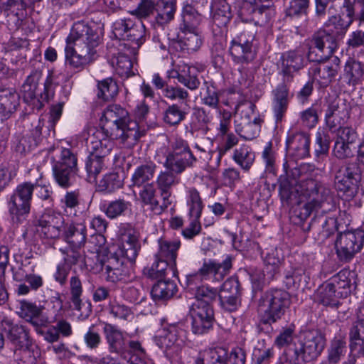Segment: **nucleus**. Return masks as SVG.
<instances>
[{
	"label": "nucleus",
	"instance_id": "6",
	"mask_svg": "<svg viewBox=\"0 0 364 364\" xmlns=\"http://www.w3.org/2000/svg\"><path fill=\"white\" fill-rule=\"evenodd\" d=\"M229 51L235 63L242 66L252 63L258 53L255 28H242L232 39Z\"/></svg>",
	"mask_w": 364,
	"mask_h": 364
},
{
	"label": "nucleus",
	"instance_id": "45",
	"mask_svg": "<svg viewBox=\"0 0 364 364\" xmlns=\"http://www.w3.org/2000/svg\"><path fill=\"white\" fill-rule=\"evenodd\" d=\"M187 205L191 218H200L203 208L199 192L195 188L188 190Z\"/></svg>",
	"mask_w": 364,
	"mask_h": 364
},
{
	"label": "nucleus",
	"instance_id": "42",
	"mask_svg": "<svg viewBox=\"0 0 364 364\" xmlns=\"http://www.w3.org/2000/svg\"><path fill=\"white\" fill-rule=\"evenodd\" d=\"M225 352L222 348L205 350L200 353L195 364H227Z\"/></svg>",
	"mask_w": 364,
	"mask_h": 364
},
{
	"label": "nucleus",
	"instance_id": "1",
	"mask_svg": "<svg viewBox=\"0 0 364 364\" xmlns=\"http://www.w3.org/2000/svg\"><path fill=\"white\" fill-rule=\"evenodd\" d=\"M280 196L289 203H297L291 219L294 223L303 225L304 231L311 227L322 228L324 235L328 236L337 230V221L334 217L316 216L304 227V221L314 211L321 209L326 213L333 208L331 190L324 184L312 178L301 179L291 186H282Z\"/></svg>",
	"mask_w": 364,
	"mask_h": 364
},
{
	"label": "nucleus",
	"instance_id": "64",
	"mask_svg": "<svg viewBox=\"0 0 364 364\" xmlns=\"http://www.w3.org/2000/svg\"><path fill=\"white\" fill-rule=\"evenodd\" d=\"M106 281L116 282L127 279L129 274V267H123L109 269H102Z\"/></svg>",
	"mask_w": 364,
	"mask_h": 364
},
{
	"label": "nucleus",
	"instance_id": "51",
	"mask_svg": "<svg viewBox=\"0 0 364 364\" xmlns=\"http://www.w3.org/2000/svg\"><path fill=\"white\" fill-rule=\"evenodd\" d=\"M200 98L203 104L217 109L219 105V91L212 84L205 82V87L202 88L200 92Z\"/></svg>",
	"mask_w": 364,
	"mask_h": 364
},
{
	"label": "nucleus",
	"instance_id": "49",
	"mask_svg": "<svg viewBox=\"0 0 364 364\" xmlns=\"http://www.w3.org/2000/svg\"><path fill=\"white\" fill-rule=\"evenodd\" d=\"M70 301H72L74 309L78 311L82 310L83 304L82 302L81 296L82 294V284L80 277L77 275L72 276L69 282Z\"/></svg>",
	"mask_w": 364,
	"mask_h": 364
},
{
	"label": "nucleus",
	"instance_id": "31",
	"mask_svg": "<svg viewBox=\"0 0 364 364\" xmlns=\"http://www.w3.org/2000/svg\"><path fill=\"white\" fill-rule=\"evenodd\" d=\"M178 43L182 50L188 52L198 50L203 44V36L200 31H180Z\"/></svg>",
	"mask_w": 364,
	"mask_h": 364
},
{
	"label": "nucleus",
	"instance_id": "9",
	"mask_svg": "<svg viewBox=\"0 0 364 364\" xmlns=\"http://www.w3.org/2000/svg\"><path fill=\"white\" fill-rule=\"evenodd\" d=\"M363 242L364 232L361 230L341 232L336 241V253L340 260H351L361 250Z\"/></svg>",
	"mask_w": 364,
	"mask_h": 364
},
{
	"label": "nucleus",
	"instance_id": "14",
	"mask_svg": "<svg viewBox=\"0 0 364 364\" xmlns=\"http://www.w3.org/2000/svg\"><path fill=\"white\" fill-rule=\"evenodd\" d=\"M63 218L60 214L45 213L38 220V231L46 238L57 239L63 235Z\"/></svg>",
	"mask_w": 364,
	"mask_h": 364
},
{
	"label": "nucleus",
	"instance_id": "22",
	"mask_svg": "<svg viewBox=\"0 0 364 364\" xmlns=\"http://www.w3.org/2000/svg\"><path fill=\"white\" fill-rule=\"evenodd\" d=\"M309 137L304 132H296L287 139V150L291 157L301 159L309 156Z\"/></svg>",
	"mask_w": 364,
	"mask_h": 364
},
{
	"label": "nucleus",
	"instance_id": "20",
	"mask_svg": "<svg viewBox=\"0 0 364 364\" xmlns=\"http://www.w3.org/2000/svg\"><path fill=\"white\" fill-rule=\"evenodd\" d=\"M164 166L167 171L158 176L157 186L159 190L171 191V187L178 183L174 174L183 172L186 165L184 161H166Z\"/></svg>",
	"mask_w": 364,
	"mask_h": 364
},
{
	"label": "nucleus",
	"instance_id": "8",
	"mask_svg": "<svg viewBox=\"0 0 364 364\" xmlns=\"http://www.w3.org/2000/svg\"><path fill=\"white\" fill-rule=\"evenodd\" d=\"M361 179V170L357 161L348 163L341 168L335 176L336 190L348 198H353L358 193V183Z\"/></svg>",
	"mask_w": 364,
	"mask_h": 364
},
{
	"label": "nucleus",
	"instance_id": "35",
	"mask_svg": "<svg viewBox=\"0 0 364 364\" xmlns=\"http://www.w3.org/2000/svg\"><path fill=\"white\" fill-rule=\"evenodd\" d=\"M311 42L319 46L332 55L338 48V41L335 33L326 29H320L316 32L311 38Z\"/></svg>",
	"mask_w": 364,
	"mask_h": 364
},
{
	"label": "nucleus",
	"instance_id": "33",
	"mask_svg": "<svg viewBox=\"0 0 364 364\" xmlns=\"http://www.w3.org/2000/svg\"><path fill=\"white\" fill-rule=\"evenodd\" d=\"M124 49V53L119 52L117 55H114L111 63L113 66H115L118 75L122 77H129L133 74V64L131 59V56L133 55L129 53L128 47Z\"/></svg>",
	"mask_w": 364,
	"mask_h": 364
},
{
	"label": "nucleus",
	"instance_id": "29",
	"mask_svg": "<svg viewBox=\"0 0 364 364\" xmlns=\"http://www.w3.org/2000/svg\"><path fill=\"white\" fill-rule=\"evenodd\" d=\"M139 248L137 237L128 232L122 235V245L117 252L132 263L136 259Z\"/></svg>",
	"mask_w": 364,
	"mask_h": 364
},
{
	"label": "nucleus",
	"instance_id": "63",
	"mask_svg": "<svg viewBox=\"0 0 364 364\" xmlns=\"http://www.w3.org/2000/svg\"><path fill=\"white\" fill-rule=\"evenodd\" d=\"M329 149V141L323 132H318L316 136L315 156L324 158L327 156Z\"/></svg>",
	"mask_w": 364,
	"mask_h": 364
},
{
	"label": "nucleus",
	"instance_id": "2",
	"mask_svg": "<svg viewBox=\"0 0 364 364\" xmlns=\"http://www.w3.org/2000/svg\"><path fill=\"white\" fill-rule=\"evenodd\" d=\"M100 42V36L95 29L84 21L75 23L66 39V63L74 68H83L93 61Z\"/></svg>",
	"mask_w": 364,
	"mask_h": 364
},
{
	"label": "nucleus",
	"instance_id": "37",
	"mask_svg": "<svg viewBox=\"0 0 364 364\" xmlns=\"http://www.w3.org/2000/svg\"><path fill=\"white\" fill-rule=\"evenodd\" d=\"M344 75L349 85L354 86L360 83L364 78L363 65L358 60L349 58L345 64Z\"/></svg>",
	"mask_w": 364,
	"mask_h": 364
},
{
	"label": "nucleus",
	"instance_id": "48",
	"mask_svg": "<svg viewBox=\"0 0 364 364\" xmlns=\"http://www.w3.org/2000/svg\"><path fill=\"white\" fill-rule=\"evenodd\" d=\"M156 188L153 183H146L139 191V198L144 205L149 206V209L155 214L158 212V200L155 196Z\"/></svg>",
	"mask_w": 364,
	"mask_h": 364
},
{
	"label": "nucleus",
	"instance_id": "52",
	"mask_svg": "<svg viewBox=\"0 0 364 364\" xmlns=\"http://www.w3.org/2000/svg\"><path fill=\"white\" fill-rule=\"evenodd\" d=\"M156 5L154 0H141L136 8L130 11L131 15L135 16L138 21L147 19L154 15Z\"/></svg>",
	"mask_w": 364,
	"mask_h": 364
},
{
	"label": "nucleus",
	"instance_id": "16",
	"mask_svg": "<svg viewBox=\"0 0 364 364\" xmlns=\"http://www.w3.org/2000/svg\"><path fill=\"white\" fill-rule=\"evenodd\" d=\"M0 327L2 331L6 333L7 338L13 344L20 348L31 345L28 331L23 325L14 323L8 317H4L0 321Z\"/></svg>",
	"mask_w": 364,
	"mask_h": 364
},
{
	"label": "nucleus",
	"instance_id": "17",
	"mask_svg": "<svg viewBox=\"0 0 364 364\" xmlns=\"http://www.w3.org/2000/svg\"><path fill=\"white\" fill-rule=\"evenodd\" d=\"M304 66L303 54L298 50H289L282 54L281 57V71L283 81L291 82L294 79V73L298 72Z\"/></svg>",
	"mask_w": 364,
	"mask_h": 364
},
{
	"label": "nucleus",
	"instance_id": "18",
	"mask_svg": "<svg viewBox=\"0 0 364 364\" xmlns=\"http://www.w3.org/2000/svg\"><path fill=\"white\" fill-rule=\"evenodd\" d=\"M288 82L283 81L272 90V109L277 124L282 122L290 101Z\"/></svg>",
	"mask_w": 364,
	"mask_h": 364
},
{
	"label": "nucleus",
	"instance_id": "55",
	"mask_svg": "<svg viewBox=\"0 0 364 364\" xmlns=\"http://www.w3.org/2000/svg\"><path fill=\"white\" fill-rule=\"evenodd\" d=\"M264 263V269L267 273V279H274L280 271L281 259L272 251V252H268L266 255Z\"/></svg>",
	"mask_w": 364,
	"mask_h": 364
},
{
	"label": "nucleus",
	"instance_id": "41",
	"mask_svg": "<svg viewBox=\"0 0 364 364\" xmlns=\"http://www.w3.org/2000/svg\"><path fill=\"white\" fill-rule=\"evenodd\" d=\"M124 172L122 168L119 167L117 171L106 174L100 181L99 188L101 191L111 193L123 186Z\"/></svg>",
	"mask_w": 364,
	"mask_h": 364
},
{
	"label": "nucleus",
	"instance_id": "32",
	"mask_svg": "<svg viewBox=\"0 0 364 364\" xmlns=\"http://www.w3.org/2000/svg\"><path fill=\"white\" fill-rule=\"evenodd\" d=\"M177 286L173 281L161 279L153 285L151 294L156 301L168 300L175 294Z\"/></svg>",
	"mask_w": 364,
	"mask_h": 364
},
{
	"label": "nucleus",
	"instance_id": "27",
	"mask_svg": "<svg viewBox=\"0 0 364 364\" xmlns=\"http://www.w3.org/2000/svg\"><path fill=\"white\" fill-rule=\"evenodd\" d=\"M127 36L122 38L130 42V44H124V48H129V53L132 55H136L138 53V49L144 43L145 36V26L141 21H136L135 26H134L127 33Z\"/></svg>",
	"mask_w": 364,
	"mask_h": 364
},
{
	"label": "nucleus",
	"instance_id": "38",
	"mask_svg": "<svg viewBox=\"0 0 364 364\" xmlns=\"http://www.w3.org/2000/svg\"><path fill=\"white\" fill-rule=\"evenodd\" d=\"M347 353V343L346 339L341 337H335L331 341L327 349V359L333 364L339 363Z\"/></svg>",
	"mask_w": 364,
	"mask_h": 364
},
{
	"label": "nucleus",
	"instance_id": "4",
	"mask_svg": "<svg viewBox=\"0 0 364 364\" xmlns=\"http://www.w3.org/2000/svg\"><path fill=\"white\" fill-rule=\"evenodd\" d=\"M325 335L318 329L304 331L300 338L286 348L284 353L285 363L305 364L316 360L326 346Z\"/></svg>",
	"mask_w": 364,
	"mask_h": 364
},
{
	"label": "nucleus",
	"instance_id": "24",
	"mask_svg": "<svg viewBox=\"0 0 364 364\" xmlns=\"http://www.w3.org/2000/svg\"><path fill=\"white\" fill-rule=\"evenodd\" d=\"M339 63L340 60L338 58H335L333 63L311 68L310 72L321 86L326 87L337 75Z\"/></svg>",
	"mask_w": 364,
	"mask_h": 364
},
{
	"label": "nucleus",
	"instance_id": "11",
	"mask_svg": "<svg viewBox=\"0 0 364 364\" xmlns=\"http://www.w3.org/2000/svg\"><path fill=\"white\" fill-rule=\"evenodd\" d=\"M192 331L202 335L208 333L213 326L214 311L211 305L200 302L194 304L191 310Z\"/></svg>",
	"mask_w": 364,
	"mask_h": 364
},
{
	"label": "nucleus",
	"instance_id": "34",
	"mask_svg": "<svg viewBox=\"0 0 364 364\" xmlns=\"http://www.w3.org/2000/svg\"><path fill=\"white\" fill-rule=\"evenodd\" d=\"M340 298L336 290L328 282L321 285L316 291L318 302L331 308H337L340 305Z\"/></svg>",
	"mask_w": 364,
	"mask_h": 364
},
{
	"label": "nucleus",
	"instance_id": "50",
	"mask_svg": "<svg viewBox=\"0 0 364 364\" xmlns=\"http://www.w3.org/2000/svg\"><path fill=\"white\" fill-rule=\"evenodd\" d=\"M170 264L166 261L156 259L151 267H146L143 269V274L146 277L151 279L161 280L163 279L166 275L168 267Z\"/></svg>",
	"mask_w": 364,
	"mask_h": 364
},
{
	"label": "nucleus",
	"instance_id": "57",
	"mask_svg": "<svg viewBox=\"0 0 364 364\" xmlns=\"http://www.w3.org/2000/svg\"><path fill=\"white\" fill-rule=\"evenodd\" d=\"M195 295L196 298L197 299V302L196 304L204 302L208 305H210V303L218 297V291L215 288H212L208 286H200L196 289Z\"/></svg>",
	"mask_w": 364,
	"mask_h": 364
},
{
	"label": "nucleus",
	"instance_id": "3",
	"mask_svg": "<svg viewBox=\"0 0 364 364\" xmlns=\"http://www.w3.org/2000/svg\"><path fill=\"white\" fill-rule=\"evenodd\" d=\"M100 127L103 139H120L122 142L132 146L144 135L140 130L139 122L131 120L128 112L119 105H109L102 113Z\"/></svg>",
	"mask_w": 364,
	"mask_h": 364
},
{
	"label": "nucleus",
	"instance_id": "54",
	"mask_svg": "<svg viewBox=\"0 0 364 364\" xmlns=\"http://www.w3.org/2000/svg\"><path fill=\"white\" fill-rule=\"evenodd\" d=\"M137 19L134 17H124L117 20L113 24V33L116 38L122 39L127 36V33L135 26Z\"/></svg>",
	"mask_w": 364,
	"mask_h": 364
},
{
	"label": "nucleus",
	"instance_id": "39",
	"mask_svg": "<svg viewBox=\"0 0 364 364\" xmlns=\"http://www.w3.org/2000/svg\"><path fill=\"white\" fill-rule=\"evenodd\" d=\"M194 68L187 65L183 66L179 71L172 73V77L177 78L178 81L188 89L196 90L200 85Z\"/></svg>",
	"mask_w": 364,
	"mask_h": 364
},
{
	"label": "nucleus",
	"instance_id": "23",
	"mask_svg": "<svg viewBox=\"0 0 364 364\" xmlns=\"http://www.w3.org/2000/svg\"><path fill=\"white\" fill-rule=\"evenodd\" d=\"M181 246L178 240L170 241L164 239L159 240V251L155 255L156 259L166 261L174 271L176 266L177 251Z\"/></svg>",
	"mask_w": 364,
	"mask_h": 364
},
{
	"label": "nucleus",
	"instance_id": "53",
	"mask_svg": "<svg viewBox=\"0 0 364 364\" xmlns=\"http://www.w3.org/2000/svg\"><path fill=\"white\" fill-rule=\"evenodd\" d=\"M186 114L177 104H173L164 112L163 119L167 124L176 125L185 119Z\"/></svg>",
	"mask_w": 364,
	"mask_h": 364
},
{
	"label": "nucleus",
	"instance_id": "21",
	"mask_svg": "<svg viewBox=\"0 0 364 364\" xmlns=\"http://www.w3.org/2000/svg\"><path fill=\"white\" fill-rule=\"evenodd\" d=\"M103 333L108 346V350L112 353L122 354L127 350L125 336L117 326L105 323Z\"/></svg>",
	"mask_w": 364,
	"mask_h": 364
},
{
	"label": "nucleus",
	"instance_id": "62",
	"mask_svg": "<svg viewBox=\"0 0 364 364\" xmlns=\"http://www.w3.org/2000/svg\"><path fill=\"white\" fill-rule=\"evenodd\" d=\"M130 205L129 202L119 199L110 202L105 210V213L109 218H115L122 215Z\"/></svg>",
	"mask_w": 364,
	"mask_h": 364
},
{
	"label": "nucleus",
	"instance_id": "7",
	"mask_svg": "<svg viewBox=\"0 0 364 364\" xmlns=\"http://www.w3.org/2000/svg\"><path fill=\"white\" fill-rule=\"evenodd\" d=\"M232 267V257L227 255L222 262L214 259L205 260L198 272L188 274L185 277L184 285L191 291H196L198 284L203 279L221 281L228 274Z\"/></svg>",
	"mask_w": 364,
	"mask_h": 364
},
{
	"label": "nucleus",
	"instance_id": "15",
	"mask_svg": "<svg viewBox=\"0 0 364 364\" xmlns=\"http://www.w3.org/2000/svg\"><path fill=\"white\" fill-rule=\"evenodd\" d=\"M17 314L20 318L30 323L34 328L45 326L48 318L43 314V308L36 303L23 299L18 301Z\"/></svg>",
	"mask_w": 364,
	"mask_h": 364
},
{
	"label": "nucleus",
	"instance_id": "46",
	"mask_svg": "<svg viewBox=\"0 0 364 364\" xmlns=\"http://www.w3.org/2000/svg\"><path fill=\"white\" fill-rule=\"evenodd\" d=\"M97 88V97L105 101L112 100L118 93L117 84L112 77L99 81Z\"/></svg>",
	"mask_w": 364,
	"mask_h": 364
},
{
	"label": "nucleus",
	"instance_id": "13",
	"mask_svg": "<svg viewBox=\"0 0 364 364\" xmlns=\"http://www.w3.org/2000/svg\"><path fill=\"white\" fill-rule=\"evenodd\" d=\"M240 285L237 278L231 277L221 286L218 298L221 305L228 311H235L240 301Z\"/></svg>",
	"mask_w": 364,
	"mask_h": 364
},
{
	"label": "nucleus",
	"instance_id": "30",
	"mask_svg": "<svg viewBox=\"0 0 364 364\" xmlns=\"http://www.w3.org/2000/svg\"><path fill=\"white\" fill-rule=\"evenodd\" d=\"M19 95L13 89L0 92V114L6 119L14 113L19 105Z\"/></svg>",
	"mask_w": 364,
	"mask_h": 364
},
{
	"label": "nucleus",
	"instance_id": "10",
	"mask_svg": "<svg viewBox=\"0 0 364 364\" xmlns=\"http://www.w3.org/2000/svg\"><path fill=\"white\" fill-rule=\"evenodd\" d=\"M185 331L176 326L163 328L154 337L156 344L167 355H178L185 345Z\"/></svg>",
	"mask_w": 364,
	"mask_h": 364
},
{
	"label": "nucleus",
	"instance_id": "28",
	"mask_svg": "<svg viewBox=\"0 0 364 364\" xmlns=\"http://www.w3.org/2000/svg\"><path fill=\"white\" fill-rule=\"evenodd\" d=\"M182 21L179 25L180 31H200L199 26L202 16L191 4L183 6L181 14Z\"/></svg>",
	"mask_w": 364,
	"mask_h": 364
},
{
	"label": "nucleus",
	"instance_id": "44",
	"mask_svg": "<svg viewBox=\"0 0 364 364\" xmlns=\"http://www.w3.org/2000/svg\"><path fill=\"white\" fill-rule=\"evenodd\" d=\"M353 23V19L345 21L341 16L336 15L331 16L324 23L326 31L335 33V36L343 35Z\"/></svg>",
	"mask_w": 364,
	"mask_h": 364
},
{
	"label": "nucleus",
	"instance_id": "19",
	"mask_svg": "<svg viewBox=\"0 0 364 364\" xmlns=\"http://www.w3.org/2000/svg\"><path fill=\"white\" fill-rule=\"evenodd\" d=\"M53 171L57 183L63 188H68L75 179L77 161H56L53 166Z\"/></svg>",
	"mask_w": 364,
	"mask_h": 364
},
{
	"label": "nucleus",
	"instance_id": "5",
	"mask_svg": "<svg viewBox=\"0 0 364 364\" xmlns=\"http://www.w3.org/2000/svg\"><path fill=\"white\" fill-rule=\"evenodd\" d=\"M291 304L290 294L281 289L267 291L260 298V321L271 325L282 319Z\"/></svg>",
	"mask_w": 364,
	"mask_h": 364
},
{
	"label": "nucleus",
	"instance_id": "26",
	"mask_svg": "<svg viewBox=\"0 0 364 364\" xmlns=\"http://www.w3.org/2000/svg\"><path fill=\"white\" fill-rule=\"evenodd\" d=\"M86 227L82 223L71 224L63 228L64 240L73 248H81L86 242Z\"/></svg>",
	"mask_w": 364,
	"mask_h": 364
},
{
	"label": "nucleus",
	"instance_id": "25",
	"mask_svg": "<svg viewBox=\"0 0 364 364\" xmlns=\"http://www.w3.org/2000/svg\"><path fill=\"white\" fill-rule=\"evenodd\" d=\"M328 284L338 292V296L346 297L351 291L355 283L354 274L348 269H343L328 281Z\"/></svg>",
	"mask_w": 364,
	"mask_h": 364
},
{
	"label": "nucleus",
	"instance_id": "40",
	"mask_svg": "<svg viewBox=\"0 0 364 364\" xmlns=\"http://www.w3.org/2000/svg\"><path fill=\"white\" fill-rule=\"evenodd\" d=\"M52 82V77L50 75H48L45 83H44V92L45 93L41 94L40 97L42 101H41L39 99H36V90L37 87L36 86H32L28 85V84H23L22 85V92L23 93V98L24 100L29 102H33V105H35V102L36 101L38 104V108H41L43 106V102L47 101L48 99V89L51 85Z\"/></svg>",
	"mask_w": 364,
	"mask_h": 364
},
{
	"label": "nucleus",
	"instance_id": "47",
	"mask_svg": "<svg viewBox=\"0 0 364 364\" xmlns=\"http://www.w3.org/2000/svg\"><path fill=\"white\" fill-rule=\"evenodd\" d=\"M31 203L21 200L16 197V196L12 195L9 202V213L12 215V219L16 218L18 221H20V217L27 215L30 212Z\"/></svg>",
	"mask_w": 364,
	"mask_h": 364
},
{
	"label": "nucleus",
	"instance_id": "61",
	"mask_svg": "<svg viewBox=\"0 0 364 364\" xmlns=\"http://www.w3.org/2000/svg\"><path fill=\"white\" fill-rule=\"evenodd\" d=\"M331 56L332 55L330 53H328L325 50H323L319 46L311 42L310 40L309 52L307 54V58L309 61L320 63L328 60Z\"/></svg>",
	"mask_w": 364,
	"mask_h": 364
},
{
	"label": "nucleus",
	"instance_id": "12",
	"mask_svg": "<svg viewBox=\"0 0 364 364\" xmlns=\"http://www.w3.org/2000/svg\"><path fill=\"white\" fill-rule=\"evenodd\" d=\"M350 117V109L341 100L335 99L329 103L325 114L326 127L331 132L342 128Z\"/></svg>",
	"mask_w": 364,
	"mask_h": 364
},
{
	"label": "nucleus",
	"instance_id": "60",
	"mask_svg": "<svg viewBox=\"0 0 364 364\" xmlns=\"http://www.w3.org/2000/svg\"><path fill=\"white\" fill-rule=\"evenodd\" d=\"M154 175V168L149 165L139 166L132 176V181L134 186H141L149 181Z\"/></svg>",
	"mask_w": 364,
	"mask_h": 364
},
{
	"label": "nucleus",
	"instance_id": "56",
	"mask_svg": "<svg viewBox=\"0 0 364 364\" xmlns=\"http://www.w3.org/2000/svg\"><path fill=\"white\" fill-rule=\"evenodd\" d=\"M235 131L245 140H252L259 135V127L255 123H240L236 124Z\"/></svg>",
	"mask_w": 364,
	"mask_h": 364
},
{
	"label": "nucleus",
	"instance_id": "59",
	"mask_svg": "<svg viewBox=\"0 0 364 364\" xmlns=\"http://www.w3.org/2000/svg\"><path fill=\"white\" fill-rule=\"evenodd\" d=\"M130 263L118 252L107 255V258L102 261V269H109L118 267H128Z\"/></svg>",
	"mask_w": 364,
	"mask_h": 364
},
{
	"label": "nucleus",
	"instance_id": "58",
	"mask_svg": "<svg viewBox=\"0 0 364 364\" xmlns=\"http://www.w3.org/2000/svg\"><path fill=\"white\" fill-rule=\"evenodd\" d=\"M232 17L230 8L228 4L223 1L220 4L214 12L213 19L215 24L219 26H226Z\"/></svg>",
	"mask_w": 364,
	"mask_h": 364
},
{
	"label": "nucleus",
	"instance_id": "43",
	"mask_svg": "<svg viewBox=\"0 0 364 364\" xmlns=\"http://www.w3.org/2000/svg\"><path fill=\"white\" fill-rule=\"evenodd\" d=\"M349 347L351 351H354L359 346L363 347L364 343V318H358L354 321L349 331Z\"/></svg>",
	"mask_w": 364,
	"mask_h": 364
},
{
	"label": "nucleus",
	"instance_id": "36",
	"mask_svg": "<svg viewBox=\"0 0 364 364\" xmlns=\"http://www.w3.org/2000/svg\"><path fill=\"white\" fill-rule=\"evenodd\" d=\"M155 20L160 26L169 23L175 16L176 11V0H161L158 8L156 7Z\"/></svg>",
	"mask_w": 364,
	"mask_h": 364
}]
</instances>
